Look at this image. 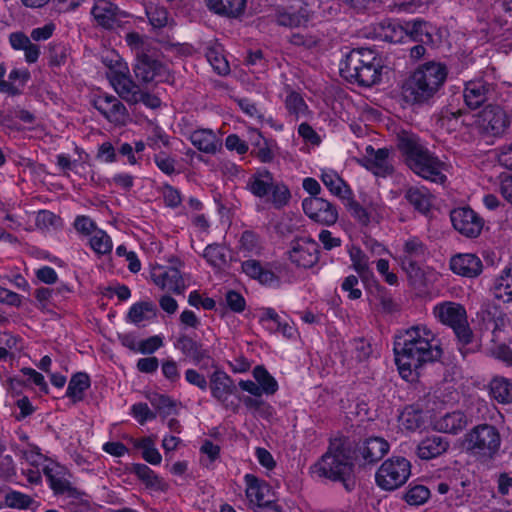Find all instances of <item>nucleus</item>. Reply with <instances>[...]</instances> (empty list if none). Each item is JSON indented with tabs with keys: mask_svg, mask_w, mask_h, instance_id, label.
Returning <instances> with one entry per match:
<instances>
[{
	"mask_svg": "<svg viewBox=\"0 0 512 512\" xmlns=\"http://www.w3.org/2000/svg\"><path fill=\"white\" fill-rule=\"evenodd\" d=\"M499 190L502 196L512 204V173L503 172L499 175Z\"/></svg>",
	"mask_w": 512,
	"mask_h": 512,
	"instance_id": "64",
	"label": "nucleus"
},
{
	"mask_svg": "<svg viewBox=\"0 0 512 512\" xmlns=\"http://www.w3.org/2000/svg\"><path fill=\"white\" fill-rule=\"evenodd\" d=\"M405 199L415 210L427 214L432 206V194L424 187H410L406 190Z\"/></svg>",
	"mask_w": 512,
	"mask_h": 512,
	"instance_id": "31",
	"label": "nucleus"
},
{
	"mask_svg": "<svg viewBox=\"0 0 512 512\" xmlns=\"http://www.w3.org/2000/svg\"><path fill=\"white\" fill-rule=\"evenodd\" d=\"M431 26L423 20L409 21L405 25L407 34L421 43H428L432 41Z\"/></svg>",
	"mask_w": 512,
	"mask_h": 512,
	"instance_id": "42",
	"label": "nucleus"
},
{
	"mask_svg": "<svg viewBox=\"0 0 512 512\" xmlns=\"http://www.w3.org/2000/svg\"><path fill=\"white\" fill-rule=\"evenodd\" d=\"M490 394L499 403L512 402V383L504 377H495L490 382Z\"/></svg>",
	"mask_w": 512,
	"mask_h": 512,
	"instance_id": "40",
	"label": "nucleus"
},
{
	"mask_svg": "<svg viewBox=\"0 0 512 512\" xmlns=\"http://www.w3.org/2000/svg\"><path fill=\"white\" fill-rule=\"evenodd\" d=\"M154 162L156 166L166 175H172L175 173V159L168 156L164 152H160L154 156Z\"/></svg>",
	"mask_w": 512,
	"mask_h": 512,
	"instance_id": "58",
	"label": "nucleus"
},
{
	"mask_svg": "<svg viewBox=\"0 0 512 512\" xmlns=\"http://www.w3.org/2000/svg\"><path fill=\"white\" fill-rule=\"evenodd\" d=\"M207 6L216 14L237 18L243 14L246 0H206Z\"/></svg>",
	"mask_w": 512,
	"mask_h": 512,
	"instance_id": "30",
	"label": "nucleus"
},
{
	"mask_svg": "<svg viewBox=\"0 0 512 512\" xmlns=\"http://www.w3.org/2000/svg\"><path fill=\"white\" fill-rule=\"evenodd\" d=\"M394 354L401 377L413 382L418 379L423 366L441 358L442 349L428 327L415 325L396 336Z\"/></svg>",
	"mask_w": 512,
	"mask_h": 512,
	"instance_id": "1",
	"label": "nucleus"
},
{
	"mask_svg": "<svg viewBox=\"0 0 512 512\" xmlns=\"http://www.w3.org/2000/svg\"><path fill=\"white\" fill-rule=\"evenodd\" d=\"M94 108L110 123L124 126L129 121V113L125 105L114 95L101 94L93 100Z\"/></svg>",
	"mask_w": 512,
	"mask_h": 512,
	"instance_id": "12",
	"label": "nucleus"
},
{
	"mask_svg": "<svg viewBox=\"0 0 512 512\" xmlns=\"http://www.w3.org/2000/svg\"><path fill=\"white\" fill-rule=\"evenodd\" d=\"M206 58L214 71L219 75H227L230 72L228 61L223 55V49L219 44H211L206 48Z\"/></svg>",
	"mask_w": 512,
	"mask_h": 512,
	"instance_id": "38",
	"label": "nucleus"
},
{
	"mask_svg": "<svg viewBox=\"0 0 512 512\" xmlns=\"http://www.w3.org/2000/svg\"><path fill=\"white\" fill-rule=\"evenodd\" d=\"M175 347L179 349L186 357L192 359L195 364L200 365L201 368H207L208 362L211 359L208 351L203 349L202 345L187 335H181Z\"/></svg>",
	"mask_w": 512,
	"mask_h": 512,
	"instance_id": "23",
	"label": "nucleus"
},
{
	"mask_svg": "<svg viewBox=\"0 0 512 512\" xmlns=\"http://www.w3.org/2000/svg\"><path fill=\"white\" fill-rule=\"evenodd\" d=\"M270 201L274 205L275 208L280 209L288 204L291 194L288 187L282 183L275 181L271 187Z\"/></svg>",
	"mask_w": 512,
	"mask_h": 512,
	"instance_id": "49",
	"label": "nucleus"
},
{
	"mask_svg": "<svg viewBox=\"0 0 512 512\" xmlns=\"http://www.w3.org/2000/svg\"><path fill=\"white\" fill-rule=\"evenodd\" d=\"M410 462L403 457H393L379 467L375 480L377 485L384 490H395L402 486L411 473Z\"/></svg>",
	"mask_w": 512,
	"mask_h": 512,
	"instance_id": "8",
	"label": "nucleus"
},
{
	"mask_svg": "<svg viewBox=\"0 0 512 512\" xmlns=\"http://www.w3.org/2000/svg\"><path fill=\"white\" fill-rule=\"evenodd\" d=\"M289 259L296 266L311 268L319 260V246L312 238H300L292 242Z\"/></svg>",
	"mask_w": 512,
	"mask_h": 512,
	"instance_id": "15",
	"label": "nucleus"
},
{
	"mask_svg": "<svg viewBox=\"0 0 512 512\" xmlns=\"http://www.w3.org/2000/svg\"><path fill=\"white\" fill-rule=\"evenodd\" d=\"M259 322L265 325V327L268 329V326H273L276 328L281 324L282 321L280 316L273 308H262L260 309Z\"/></svg>",
	"mask_w": 512,
	"mask_h": 512,
	"instance_id": "62",
	"label": "nucleus"
},
{
	"mask_svg": "<svg viewBox=\"0 0 512 512\" xmlns=\"http://www.w3.org/2000/svg\"><path fill=\"white\" fill-rule=\"evenodd\" d=\"M321 180L328 190L342 201L353 193L344 180L333 171L323 172Z\"/></svg>",
	"mask_w": 512,
	"mask_h": 512,
	"instance_id": "36",
	"label": "nucleus"
},
{
	"mask_svg": "<svg viewBox=\"0 0 512 512\" xmlns=\"http://www.w3.org/2000/svg\"><path fill=\"white\" fill-rule=\"evenodd\" d=\"M401 426L408 431H416L423 425V419L419 412L406 409L399 417Z\"/></svg>",
	"mask_w": 512,
	"mask_h": 512,
	"instance_id": "53",
	"label": "nucleus"
},
{
	"mask_svg": "<svg viewBox=\"0 0 512 512\" xmlns=\"http://www.w3.org/2000/svg\"><path fill=\"white\" fill-rule=\"evenodd\" d=\"M245 483L249 508L253 511L263 505L271 504L275 500L271 486L264 480H260L252 474H246Z\"/></svg>",
	"mask_w": 512,
	"mask_h": 512,
	"instance_id": "16",
	"label": "nucleus"
},
{
	"mask_svg": "<svg viewBox=\"0 0 512 512\" xmlns=\"http://www.w3.org/2000/svg\"><path fill=\"white\" fill-rule=\"evenodd\" d=\"M191 143L201 152L216 154L222 148V141L210 129H198L189 137Z\"/></svg>",
	"mask_w": 512,
	"mask_h": 512,
	"instance_id": "28",
	"label": "nucleus"
},
{
	"mask_svg": "<svg viewBox=\"0 0 512 512\" xmlns=\"http://www.w3.org/2000/svg\"><path fill=\"white\" fill-rule=\"evenodd\" d=\"M203 256L214 267L221 268L226 264L225 249L221 245H208L204 250Z\"/></svg>",
	"mask_w": 512,
	"mask_h": 512,
	"instance_id": "52",
	"label": "nucleus"
},
{
	"mask_svg": "<svg viewBox=\"0 0 512 512\" xmlns=\"http://www.w3.org/2000/svg\"><path fill=\"white\" fill-rule=\"evenodd\" d=\"M242 271L261 284L271 285L278 280L277 276L269 269L264 268L258 260L249 259L242 262Z\"/></svg>",
	"mask_w": 512,
	"mask_h": 512,
	"instance_id": "32",
	"label": "nucleus"
},
{
	"mask_svg": "<svg viewBox=\"0 0 512 512\" xmlns=\"http://www.w3.org/2000/svg\"><path fill=\"white\" fill-rule=\"evenodd\" d=\"M424 255L425 246L418 238L407 240L404 244L403 267L408 266L412 271L418 269L417 260L424 257Z\"/></svg>",
	"mask_w": 512,
	"mask_h": 512,
	"instance_id": "34",
	"label": "nucleus"
},
{
	"mask_svg": "<svg viewBox=\"0 0 512 512\" xmlns=\"http://www.w3.org/2000/svg\"><path fill=\"white\" fill-rule=\"evenodd\" d=\"M271 20L285 28L304 27L310 20L307 5L301 0L277 5L270 14Z\"/></svg>",
	"mask_w": 512,
	"mask_h": 512,
	"instance_id": "9",
	"label": "nucleus"
},
{
	"mask_svg": "<svg viewBox=\"0 0 512 512\" xmlns=\"http://www.w3.org/2000/svg\"><path fill=\"white\" fill-rule=\"evenodd\" d=\"M359 280L356 276L350 275L344 279L341 288L343 291L348 292V297L351 300L361 298L362 291L358 288Z\"/></svg>",
	"mask_w": 512,
	"mask_h": 512,
	"instance_id": "59",
	"label": "nucleus"
},
{
	"mask_svg": "<svg viewBox=\"0 0 512 512\" xmlns=\"http://www.w3.org/2000/svg\"><path fill=\"white\" fill-rule=\"evenodd\" d=\"M502 443L499 429L482 423L465 433L462 446L466 453L480 461H490L498 455Z\"/></svg>",
	"mask_w": 512,
	"mask_h": 512,
	"instance_id": "6",
	"label": "nucleus"
},
{
	"mask_svg": "<svg viewBox=\"0 0 512 512\" xmlns=\"http://www.w3.org/2000/svg\"><path fill=\"white\" fill-rule=\"evenodd\" d=\"M285 106L289 114L293 116L295 120L306 116L308 113L307 104L305 103L302 96L296 92H291L287 95Z\"/></svg>",
	"mask_w": 512,
	"mask_h": 512,
	"instance_id": "46",
	"label": "nucleus"
},
{
	"mask_svg": "<svg viewBox=\"0 0 512 512\" xmlns=\"http://www.w3.org/2000/svg\"><path fill=\"white\" fill-rule=\"evenodd\" d=\"M4 504L9 508L19 510H36L39 506V503L35 502L29 495L14 490L5 494Z\"/></svg>",
	"mask_w": 512,
	"mask_h": 512,
	"instance_id": "41",
	"label": "nucleus"
},
{
	"mask_svg": "<svg viewBox=\"0 0 512 512\" xmlns=\"http://www.w3.org/2000/svg\"><path fill=\"white\" fill-rule=\"evenodd\" d=\"M433 315L441 324L453 330L459 350L465 357L469 353L466 346L473 342L474 334L469 325L464 305L453 301H444L434 306Z\"/></svg>",
	"mask_w": 512,
	"mask_h": 512,
	"instance_id": "7",
	"label": "nucleus"
},
{
	"mask_svg": "<svg viewBox=\"0 0 512 512\" xmlns=\"http://www.w3.org/2000/svg\"><path fill=\"white\" fill-rule=\"evenodd\" d=\"M469 422V418L463 411L456 410L436 419L434 427L439 432L457 435L467 427Z\"/></svg>",
	"mask_w": 512,
	"mask_h": 512,
	"instance_id": "26",
	"label": "nucleus"
},
{
	"mask_svg": "<svg viewBox=\"0 0 512 512\" xmlns=\"http://www.w3.org/2000/svg\"><path fill=\"white\" fill-rule=\"evenodd\" d=\"M60 223V218L48 210H41L36 216V225L40 228L56 227Z\"/></svg>",
	"mask_w": 512,
	"mask_h": 512,
	"instance_id": "61",
	"label": "nucleus"
},
{
	"mask_svg": "<svg viewBox=\"0 0 512 512\" xmlns=\"http://www.w3.org/2000/svg\"><path fill=\"white\" fill-rule=\"evenodd\" d=\"M343 204L351 217L362 226H368L373 219L372 208L363 207L353 197V193L343 201Z\"/></svg>",
	"mask_w": 512,
	"mask_h": 512,
	"instance_id": "37",
	"label": "nucleus"
},
{
	"mask_svg": "<svg viewBox=\"0 0 512 512\" xmlns=\"http://www.w3.org/2000/svg\"><path fill=\"white\" fill-rule=\"evenodd\" d=\"M275 179L266 169L254 173L247 182L248 190L256 197L264 198L270 194Z\"/></svg>",
	"mask_w": 512,
	"mask_h": 512,
	"instance_id": "29",
	"label": "nucleus"
},
{
	"mask_svg": "<svg viewBox=\"0 0 512 512\" xmlns=\"http://www.w3.org/2000/svg\"><path fill=\"white\" fill-rule=\"evenodd\" d=\"M253 376L258 382L260 389H262V393L274 394L277 391V381L263 366H256L253 370Z\"/></svg>",
	"mask_w": 512,
	"mask_h": 512,
	"instance_id": "45",
	"label": "nucleus"
},
{
	"mask_svg": "<svg viewBox=\"0 0 512 512\" xmlns=\"http://www.w3.org/2000/svg\"><path fill=\"white\" fill-rule=\"evenodd\" d=\"M225 299H226V303H227L228 307L232 311H234L236 313H240V312L244 311L246 302H245L244 297L240 293H238L234 290H230L226 293Z\"/></svg>",
	"mask_w": 512,
	"mask_h": 512,
	"instance_id": "63",
	"label": "nucleus"
},
{
	"mask_svg": "<svg viewBox=\"0 0 512 512\" xmlns=\"http://www.w3.org/2000/svg\"><path fill=\"white\" fill-rule=\"evenodd\" d=\"M209 384L212 396L225 407H228L226 401L236 390V386L230 376L224 371L216 370L210 376Z\"/></svg>",
	"mask_w": 512,
	"mask_h": 512,
	"instance_id": "24",
	"label": "nucleus"
},
{
	"mask_svg": "<svg viewBox=\"0 0 512 512\" xmlns=\"http://www.w3.org/2000/svg\"><path fill=\"white\" fill-rule=\"evenodd\" d=\"M352 266L362 278H366L370 273L368 257L360 248H352L349 252Z\"/></svg>",
	"mask_w": 512,
	"mask_h": 512,
	"instance_id": "51",
	"label": "nucleus"
},
{
	"mask_svg": "<svg viewBox=\"0 0 512 512\" xmlns=\"http://www.w3.org/2000/svg\"><path fill=\"white\" fill-rule=\"evenodd\" d=\"M476 124L482 132L498 136L507 129L509 119L500 106L487 105L477 114Z\"/></svg>",
	"mask_w": 512,
	"mask_h": 512,
	"instance_id": "14",
	"label": "nucleus"
},
{
	"mask_svg": "<svg viewBox=\"0 0 512 512\" xmlns=\"http://www.w3.org/2000/svg\"><path fill=\"white\" fill-rule=\"evenodd\" d=\"M318 478L341 482L347 491L354 488L352 446L345 437L331 439L327 451L311 466Z\"/></svg>",
	"mask_w": 512,
	"mask_h": 512,
	"instance_id": "2",
	"label": "nucleus"
},
{
	"mask_svg": "<svg viewBox=\"0 0 512 512\" xmlns=\"http://www.w3.org/2000/svg\"><path fill=\"white\" fill-rule=\"evenodd\" d=\"M48 52L51 66L59 67L67 60L68 48L62 43H51Z\"/></svg>",
	"mask_w": 512,
	"mask_h": 512,
	"instance_id": "55",
	"label": "nucleus"
},
{
	"mask_svg": "<svg viewBox=\"0 0 512 512\" xmlns=\"http://www.w3.org/2000/svg\"><path fill=\"white\" fill-rule=\"evenodd\" d=\"M146 15L153 28L160 29L169 23V14L164 7L150 5L146 8Z\"/></svg>",
	"mask_w": 512,
	"mask_h": 512,
	"instance_id": "50",
	"label": "nucleus"
},
{
	"mask_svg": "<svg viewBox=\"0 0 512 512\" xmlns=\"http://www.w3.org/2000/svg\"><path fill=\"white\" fill-rule=\"evenodd\" d=\"M45 474L49 479L50 487L56 494H67L69 497L74 498H79L81 496L82 493L73 487L68 480L57 478L47 470H45Z\"/></svg>",
	"mask_w": 512,
	"mask_h": 512,
	"instance_id": "47",
	"label": "nucleus"
},
{
	"mask_svg": "<svg viewBox=\"0 0 512 512\" xmlns=\"http://www.w3.org/2000/svg\"><path fill=\"white\" fill-rule=\"evenodd\" d=\"M90 387V378L86 373L78 372L74 374L68 384L66 396L73 402L81 401L84 392Z\"/></svg>",
	"mask_w": 512,
	"mask_h": 512,
	"instance_id": "39",
	"label": "nucleus"
},
{
	"mask_svg": "<svg viewBox=\"0 0 512 512\" xmlns=\"http://www.w3.org/2000/svg\"><path fill=\"white\" fill-rule=\"evenodd\" d=\"M31 74L28 69H19L14 68L10 71L8 75V80H6L7 84L12 86V90L10 92H2L3 94H7L9 96H17L22 93L23 88L30 80Z\"/></svg>",
	"mask_w": 512,
	"mask_h": 512,
	"instance_id": "43",
	"label": "nucleus"
},
{
	"mask_svg": "<svg viewBox=\"0 0 512 512\" xmlns=\"http://www.w3.org/2000/svg\"><path fill=\"white\" fill-rule=\"evenodd\" d=\"M134 73L139 81L149 83L157 81L158 77L164 76L166 68L161 62L142 51L137 52Z\"/></svg>",
	"mask_w": 512,
	"mask_h": 512,
	"instance_id": "21",
	"label": "nucleus"
},
{
	"mask_svg": "<svg viewBox=\"0 0 512 512\" xmlns=\"http://www.w3.org/2000/svg\"><path fill=\"white\" fill-rule=\"evenodd\" d=\"M450 268L455 274L474 278L481 274L483 264L481 259L475 254L466 253L452 257Z\"/></svg>",
	"mask_w": 512,
	"mask_h": 512,
	"instance_id": "22",
	"label": "nucleus"
},
{
	"mask_svg": "<svg viewBox=\"0 0 512 512\" xmlns=\"http://www.w3.org/2000/svg\"><path fill=\"white\" fill-rule=\"evenodd\" d=\"M448 448L447 439L439 435H431L420 441L416 454L422 460H431L444 454Z\"/></svg>",
	"mask_w": 512,
	"mask_h": 512,
	"instance_id": "27",
	"label": "nucleus"
},
{
	"mask_svg": "<svg viewBox=\"0 0 512 512\" xmlns=\"http://www.w3.org/2000/svg\"><path fill=\"white\" fill-rule=\"evenodd\" d=\"M91 15L98 26L106 30H116L129 23V14L109 0H96Z\"/></svg>",
	"mask_w": 512,
	"mask_h": 512,
	"instance_id": "10",
	"label": "nucleus"
},
{
	"mask_svg": "<svg viewBox=\"0 0 512 512\" xmlns=\"http://www.w3.org/2000/svg\"><path fill=\"white\" fill-rule=\"evenodd\" d=\"M381 70V60L369 48L353 49L340 64V73L346 80L364 87L378 83Z\"/></svg>",
	"mask_w": 512,
	"mask_h": 512,
	"instance_id": "5",
	"label": "nucleus"
},
{
	"mask_svg": "<svg viewBox=\"0 0 512 512\" xmlns=\"http://www.w3.org/2000/svg\"><path fill=\"white\" fill-rule=\"evenodd\" d=\"M398 148L415 174L434 183L443 184L446 181L443 173L445 164L430 153L417 136L402 133L398 136Z\"/></svg>",
	"mask_w": 512,
	"mask_h": 512,
	"instance_id": "4",
	"label": "nucleus"
},
{
	"mask_svg": "<svg viewBox=\"0 0 512 512\" xmlns=\"http://www.w3.org/2000/svg\"><path fill=\"white\" fill-rule=\"evenodd\" d=\"M289 42L295 46L311 49L319 44L320 37L309 33H294L290 36Z\"/></svg>",
	"mask_w": 512,
	"mask_h": 512,
	"instance_id": "57",
	"label": "nucleus"
},
{
	"mask_svg": "<svg viewBox=\"0 0 512 512\" xmlns=\"http://www.w3.org/2000/svg\"><path fill=\"white\" fill-rule=\"evenodd\" d=\"M302 208L305 215L318 224L332 226L338 221L337 207L324 198H305L302 201Z\"/></svg>",
	"mask_w": 512,
	"mask_h": 512,
	"instance_id": "11",
	"label": "nucleus"
},
{
	"mask_svg": "<svg viewBox=\"0 0 512 512\" xmlns=\"http://www.w3.org/2000/svg\"><path fill=\"white\" fill-rule=\"evenodd\" d=\"M154 311H155V305L151 302L136 303L130 308V310L128 312V318L133 323H139L146 318V316H145L146 312L154 313Z\"/></svg>",
	"mask_w": 512,
	"mask_h": 512,
	"instance_id": "56",
	"label": "nucleus"
},
{
	"mask_svg": "<svg viewBox=\"0 0 512 512\" xmlns=\"http://www.w3.org/2000/svg\"><path fill=\"white\" fill-rule=\"evenodd\" d=\"M389 451V443L382 437H370L359 447L358 452L365 464H374Z\"/></svg>",
	"mask_w": 512,
	"mask_h": 512,
	"instance_id": "25",
	"label": "nucleus"
},
{
	"mask_svg": "<svg viewBox=\"0 0 512 512\" xmlns=\"http://www.w3.org/2000/svg\"><path fill=\"white\" fill-rule=\"evenodd\" d=\"M430 497V490L423 485H416L410 488L406 495L405 500L410 505H421L425 503Z\"/></svg>",
	"mask_w": 512,
	"mask_h": 512,
	"instance_id": "54",
	"label": "nucleus"
},
{
	"mask_svg": "<svg viewBox=\"0 0 512 512\" xmlns=\"http://www.w3.org/2000/svg\"><path fill=\"white\" fill-rule=\"evenodd\" d=\"M450 218L454 229L467 238L478 237L484 225L483 219L470 207L453 209Z\"/></svg>",
	"mask_w": 512,
	"mask_h": 512,
	"instance_id": "13",
	"label": "nucleus"
},
{
	"mask_svg": "<svg viewBox=\"0 0 512 512\" xmlns=\"http://www.w3.org/2000/svg\"><path fill=\"white\" fill-rule=\"evenodd\" d=\"M89 243L92 250L98 255L109 254L113 248L110 236L103 230H96Z\"/></svg>",
	"mask_w": 512,
	"mask_h": 512,
	"instance_id": "48",
	"label": "nucleus"
},
{
	"mask_svg": "<svg viewBox=\"0 0 512 512\" xmlns=\"http://www.w3.org/2000/svg\"><path fill=\"white\" fill-rule=\"evenodd\" d=\"M447 67L430 61L420 65L402 86V95L407 103H428L440 90L447 79Z\"/></svg>",
	"mask_w": 512,
	"mask_h": 512,
	"instance_id": "3",
	"label": "nucleus"
},
{
	"mask_svg": "<svg viewBox=\"0 0 512 512\" xmlns=\"http://www.w3.org/2000/svg\"><path fill=\"white\" fill-rule=\"evenodd\" d=\"M135 446L142 450V457L152 465L161 463L162 457L155 448V442L152 437H144L135 442Z\"/></svg>",
	"mask_w": 512,
	"mask_h": 512,
	"instance_id": "44",
	"label": "nucleus"
},
{
	"mask_svg": "<svg viewBox=\"0 0 512 512\" xmlns=\"http://www.w3.org/2000/svg\"><path fill=\"white\" fill-rule=\"evenodd\" d=\"M494 94V84L482 78L467 81L463 90L464 102L470 109L479 108L490 100Z\"/></svg>",
	"mask_w": 512,
	"mask_h": 512,
	"instance_id": "18",
	"label": "nucleus"
},
{
	"mask_svg": "<svg viewBox=\"0 0 512 512\" xmlns=\"http://www.w3.org/2000/svg\"><path fill=\"white\" fill-rule=\"evenodd\" d=\"M365 156L361 164L378 177L392 175L394 167L390 160V150L387 148L374 149L371 145L365 149Z\"/></svg>",
	"mask_w": 512,
	"mask_h": 512,
	"instance_id": "19",
	"label": "nucleus"
},
{
	"mask_svg": "<svg viewBox=\"0 0 512 512\" xmlns=\"http://www.w3.org/2000/svg\"><path fill=\"white\" fill-rule=\"evenodd\" d=\"M151 278L162 290L175 294H182L185 291L184 279L176 267H154L151 271Z\"/></svg>",
	"mask_w": 512,
	"mask_h": 512,
	"instance_id": "20",
	"label": "nucleus"
},
{
	"mask_svg": "<svg viewBox=\"0 0 512 512\" xmlns=\"http://www.w3.org/2000/svg\"><path fill=\"white\" fill-rule=\"evenodd\" d=\"M493 295L506 304H512V266L503 270L495 280Z\"/></svg>",
	"mask_w": 512,
	"mask_h": 512,
	"instance_id": "35",
	"label": "nucleus"
},
{
	"mask_svg": "<svg viewBox=\"0 0 512 512\" xmlns=\"http://www.w3.org/2000/svg\"><path fill=\"white\" fill-rule=\"evenodd\" d=\"M111 76L110 84L124 101L129 104H137L141 98L140 87L131 79L129 67L120 65V68Z\"/></svg>",
	"mask_w": 512,
	"mask_h": 512,
	"instance_id": "17",
	"label": "nucleus"
},
{
	"mask_svg": "<svg viewBox=\"0 0 512 512\" xmlns=\"http://www.w3.org/2000/svg\"><path fill=\"white\" fill-rule=\"evenodd\" d=\"M132 471L146 485L147 488L160 492H165L168 490V484L162 478L156 475L154 471L147 465L134 464Z\"/></svg>",
	"mask_w": 512,
	"mask_h": 512,
	"instance_id": "33",
	"label": "nucleus"
},
{
	"mask_svg": "<svg viewBox=\"0 0 512 512\" xmlns=\"http://www.w3.org/2000/svg\"><path fill=\"white\" fill-rule=\"evenodd\" d=\"M131 411L140 424H144L147 420H152L156 417V414L150 410L146 403L134 404Z\"/></svg>",
	"mask_w": 512,
	"mask_h": 512,
	"instance_id": "60",
	"label": "nucleus"
}]
</instances>
